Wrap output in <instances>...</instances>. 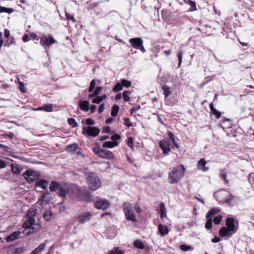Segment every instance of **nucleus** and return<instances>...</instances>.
<instances>
[{"label":"nucleus","mask_w":254,"mask_h":254,"mask_svg":"<svg viewBox=\"0 0 254 254\" xmlns=\"http://www.w3.org/2000/svg\"><path fill=\"white\" fill-rule=\"evenodd\" d=\"M19 88L22 92H25L24 83L21 82H19Z\"/></svg>","instance_id":"nucleus-58"},{"label":"nucleus","mask_w":254,"mask_h":254,"mask_svg":"<svg viewBox=\"0 0 254 254\" xmlns=\"http://www.w3.org/2000/svg\"><path fill=\"white\" fill-rule=\"evenodd\" d=\"M123 89V86L122 83H118L113 88V91L114 92H118Z\"/></svg>","instance_id":"nucleus-39"},{"label":"nucleus","mask_w":254,"mask_h":254,"mask_svg":"<svg viewBox=\"0 0 254 254\" xmlns=\"http://www.w3.org/2000/svg\"><path fill=\"white\" fill-rule=\"evenodd\" d=\"M96 85V81L95 79L92 80L90 83V86L88 89V92H91L93 91Z\"/></svg>","instance_id":"nucleus-45"},{"label":"nucleus","mask_w":254,"mask_h":254,"mask_svg":"<svg viewBox=\"0 0 254 254\" xmlns=\"http://www.w3.org/2000/svg\"><path fill=\"white\" fill-rule=\"evenodd\" d=\"M121 138V136L118 134H115L112 136L111 139L113 141H117V140H119Z\"/></svg>","instance_id":"nucleus-55"},{"label":"nucleus","mask_w":254,"mask_h":254,"mask_svg":"<svg viewBox=\"0 0 254 254\" xmlns=\"http://www.w3.org/2000/svg\"><path fill=\"white\" fill-rule=\"evenodd\" d=\"M43 218L46 221H50L54 218V213L51 210H46L43 214Z\"/></svg>","instance_id":"nucleus-22"},{"label":"nucleus","mask_w":254,"mask_h":254,"mask_svg":"<svg viewBox=\"0 0 254 254\" xmlns=\"http://www.w3.org/2000/svg\"><path fill=\"white\" fill-rule=\"evenodd\" d=\"M49 189L51 191L59 190V194L62 197H66L73 190L66 185H62L55 181H52L51 182Z\"/></svg>","instance_id":"nucleus-3"},{"label":"nucleus","mask_w":254,"mask_h":254,"mask_svg":"<svg viewBox=\"0 0 254 254\" xmlns=\"http://www.w3.org/2000/svg\"><path fill=\"white\" fill-rule=\"evenodd\" d=\"M46 244L42 243L37 248L33 251V254H38L40 253L45 248Z\"/></svg>","instance_id":"nucleus-31"},{"label":"nucleus","mask_w":254,"mask_h":254,"mask_svg":"<svg viewBox=\"0 0 254 254\" xmlns=\"http://www.w3.org/2000/svg\"><path fill=\"white\" fill-rule=\"evenodd\" d=\"M162 90L166 98L169 97L172 93L171 88L167 85H164L162 87Z\"/></svg>","instance_id":"nucleus-27"},{"label":"nucleus","mask_w":254,"mask_h":254,"mask_svg":"<svg viewBox=\"0 0 254 254\" xmlns=\"http://www.w3.org/2000/svg\"><path fill=\"white\" fill-rule=\"evenodd\" d=\"M105 109V107H104V105L103 104H102L101 105H100V107H99V113H102V112H103V111Z\"/></svg>","instance_id":"nucleus-63"},{"label":"nucleus","mask_w":254,"mask_h":254,"mask_svg":"<svg viewBox=\"0 0 254 254\" xmlns=\"http://www.w3.org/2000/svg\"><path fill=\"white\" fill-rule=\"evenodd\" d=\"M105 98H106L105 95L104 96H102V97L97 96L95 98L93 99L92 103H95V104H99L101 102H102Z\"/></svg>","instance_id":"nucleus-38"},{"label":"nucleus","mask_w":254,"mask_h":254,"mask_svg":"<svg viewBox=\"0 0 254 254\" xmlns=\"http://www.w3.org/2000/svg\"><path fill=\"white\" fill-rule=\"evenodd\" d=\"M13 11V9L11 8L0 6V13L6 12L9 14L12 13Z\"/></svg>","instance_id":"nucleus-37"},{"label":"nucleus","mask_w":254,"mask_h":254,"mask_svg":"<svg viewBox=\"0 0 254 254\" xmlns=\"http://www.w3.org/2000/svg\"><path fill=\"white\" fill-rule=\"evenodd\" d=\"M93 151L99 157L105 159L111 160L113 158L112 152L109 150L101 149L99 147H94Z\"/></svg>","instance_id":"nucleus-9"},{"label":"nucleus","mask_w":254,"mask_h":254,"mask_svg":"<svg viewBox=\"0 0 254 254\" xmlns=\"http://www.w3.org/2000/svg\"><path fill=\"white\" fill-rule=\"evenodd\" d=\"M220 177L221 179L223 180L226 184L229 183V180L227 179V174L226 173H223L220 175Z\"/></svg>","instance_id":"nucleus-53"},{"label":"nucleus","mask_w":254,"mask_h":254,"mask_svg":"<svg viewBox=\"0 0 254 254\" xmlns=\"http://www.w3.org/2000/svg\"><path fill=\"white\" fill-rule=\"evenodd\" d=\"M238 224L234 219L228 217L226 219V227H223L219 230V235L222 237L226 236L231 237L233 233H235L237 230V227L235 224Z\"/></svg>","instance_id":"nucleus-1"},{"label":"nucleus","mask_w":254,"mask_h":254,"mask_svg":"<svg viewBox=\"0 0 254 254\" xmlns=\"http://www.w3.org/2000/svg\"><path fill=\"white\" fill-rule=\"evenodd\" d=\"M159 147L163 150V153L165 155L169 154L170 151V147H173L171 143H169L165 139L161 140L159 142Z\"/></svg>","instance_id":"nucleus-14"},{"label":"nucleus","mask_w":254,"mask_h":254,"mask_svg":"<svg viewBox=\"0 0 254 254\" xmlns=\"http://www.w3.org/2000/svg\"><path fill=\"white\" fill-rule=\"evenodd\" d=\"M79 106L80 109L85 112L89 110V102L88 101H84L80 103Z\"/></svg>","instance_id":"nucleus-29"},{"label":"nucleus","mask_w":254,"mask_h":254,"mask_svg":"<svg viewBox=\"0 0 254 254\" xmlns=\"http://www.w3.org/2000/svg\"><path fill=\"white\" fill-rule=\"evenodd\" d=\"M205 228L209 230L212 227V219L211 218L207 219V221L205 224Z\"/></svg>","instance_id":"nucleus-43"},{"label":"nucleus","mask_w":254,"mask_h":254,"mask_svg":"<svg viewBox=\"0 0 254 254\" xmlns=\"http://www.w3.org/2000/svg\"><path fill=\"white\" fill-rule=\"evenodd\" d=\"M220 211V209L218 208H212L210 211H209L206 215V218L208 219L209 218L213 216Z\"/></svg>","instance_id":"nucleus-23"},{"label":"nucleus","mask_w":254,"mask_h":254,"mask_svg":"<svg viewBox=\"0 0 254 254\" xmlns=\"http://www.w3.org/2000/svg\"><path fill=\"white\" fill-rule=\"evenodd\" d=\"M33 110H44V111L49 112L53 111V106L52 104H47L44 105L41 108H33Z\"/></svg>","instance_id":"nucleus-21"},{"label":"nucleus","mask_w":254,"mask_h":254,"mask_svg":"<svg viewBox=\"0 0 254 254\" xmlns=\"http://www.w3.org/2000/svg\"><path fill=\"white\" fill-rule=\"evenodd\" d=\"M127 144V145L129 147H130V148H132L133 147V139H132V138L131 137H129L128 138Z\"/></svg>","instance_id":"nucleus-51"},{"label":"nucleus","mask_w":254,"mask_h":254,"mask_svg":"<svg viewBox=\"0 0 254 254\" xmlns=\"http://www.w3.org/2000/svg\"><path fill=\"white\" fill-rule=\"evenodd\" d=\"M110 202L108 200L104 198H99L95 203V207L98 209L105 210L110 206Z\"/></svg>","instance_id":"nucleus-11"},{"label":"nucleus","mask_w":254,"mask_h":254,"mask_svg":"<svg viewBox=\"0 0 254 254\" xmlns=\"http://www.w3.org/2000/svg\"><path fill=\"white\" fill-rule=\"evenodd\" d=\"M119 110V106L117 105H115L113 106L112 112H111V115L115 117L117 116L118 112Z\"/></svg>","instance_id":"nucleus-35"},{"label":"nucleus","mask_w":254,"mask_h":254,"mask_svg":"<svg viewBox=\"0 0 254 254\" xmlns=\"http://www.w3.org/2000/svg\"><path fill=\"white\" fill-rule=\"evenodd\" d=\"M185 168L183 165H179L173 169L169 174V183L175 184L178 183L184 176Z\"/></svg>","instance_id":"nucleus-4"},{"label":"nucleus","mask_w":254,"mask_h":254,"mask_svg":"<svg viewBox=\"0 0 254 254\" xmlns=\"http://www.w3.org/2000/svg\"><path fill=\"white\" fill-rule=\"evenodd\" d=\"M26 218L28 219L22 225V227L24 228V230L21 232L23 236L29 235L32 229V208L29 209L26 215Z\"/></svg>","instance_id":"nucleus-7"},{"label":"nucleus","mask_w":254,"mask_h":254,"mask_svg":"<svg viewBox=\"0 0 254 254\" xmlns=\"http://www.w3.org/2000/svg\"><path fill=\"white\" fill-rule=\"evenodd\" d=\"M32 37V33H25L22 37V40L24 42L29 41Z\"/></svg>","instance_id":"nucleus-41"},{"label":"nucleus","mask_w":254,"mask_h":254,"mask_svg":"<svg viewBox=\"0 0 254 254\" xmlns=\"http://www.w3.org/2000/svg\"><path fill=\"white\" fill-rule=\"evenodd\" d=\"M102 90V88L101 87H96V88L95 89V91H94V92H95L96 93V94L98 95L100 92Z\"/></svg>","instance_id":"nucleus-62"},{"label":"nucleus","mask_w":254,"mask_h":254,"mask_svg":"<svg viewBox=\"0 0 254 254\" xmlns=\"http://www.w3.org/2000/svg\"><path fill=\"white\" fill-rule=\"evenodd\" d=\"M65 16H66L67 19L71 20L73 22H75L76 21V20H75L73 15H71L70 14L66 12Z\"/></svg>","instance_id":"nucleus-54"},{"label":"nucleus","mask_w":254,"mask_h":254,"mask_svg":"<svg viewBox=\"0 0 254 254\" xmlns=\"http://www.w3.org/2000/svg\"><path fill=\"white\" fill-rule=\"evenodd\" d=\"M207 162L204 158L200 159L197 163V168L199 170L205 172L208 170L209 168L205 167Z\"/></svg>","instance_id":"nucleus-19"},{"label":"nucleus","mask_w":254,"mask_h":254,"mask_svg":"<svg viewBox=\"0 0 254 254\" xmlns=\"http://www.w3.org/2000/svg\"><path fill=\"white\" fill-rule=\"evenodd\" d=\"M118 143L117 141H106L103 144V147L112 148L117 146Z\"/></svg>","instance_id":"nucleus-25"},{"label":"nucleus","mask_w":254,"mask_h":254,"mask_svg":"<svg viewBox=\"0 0 254 254\" xmlns=\"http://www.w3.org/2000/svg\"><path fill=\"white\" fill-rule=\"evenodd\" d=\"M131 92L129 91H125L123 93V97L125 102H128L130 100V96Z\"/></svg>","instance_id":"nucleus-34"},{"label":"nucleus","mask_w":254,"mask_h":254,"mask_svg":"<svg viewBox=\"0 0 254 254\" xmlns=\"http://www.w3.org/2000/svg\"><path fill=\"white\" fill-rule=\"evenodd\" d=\"M129 42L135 49H138L143 44V40L141 38H133L129 40Z\"/></svg>","instance_id":"nucleus-17"},{"label":"nucleus","mask_w":254,"mask_h":254,"mask_svg":"<svg viewBox=\"0 0 254 254\" xmlns=\"http://www.w3.org/2000/svg\"><path fill=\"white\" fill-rule=\"evenodd\" d=\"M133 245L135 248L139 249H143L144 248V245L143 243L138 240L134 241Z\"/></svg>","instance_id":"nucleus-33"},{"label":"nucleus","mask_w":254,"mask_h":254,"mask_svg":"<svg viewBox=\"0 0 254 254\" xmlns=\"http://www.w3.org/2000/svg\"><path fill=\"white\" fill-rule=\"evenodd\" d=\"M91 216L92 215L90 212H84L78 215L77 220L80 223H84L88 221Z\"/></svg>","instance_id":"nucleus-16"},{"label":"nucleus","mask_w":254,"mask_h":254,"mask_svg":"<svg viewBox=\"0 0 254 254\" xmlns=\"http://www.w3.org/2000/svg\"><path fill=\"white\" fill-rule=\"evenodd\" d=\"M57 41L54 39L52 35L44 36L40 39L41 44L45 48L49 47L52 44L56 43Z\"/></svg>","instance_id":"nucleus-12"},{"label":"nucleus","mask_w":254,"mask_h":254,"mask_svg":"<svg viewBox=\"0 0 254 254\" xmlns=\"http://www.w3.org/2000/svg\"><path fill=\"white\" fill-rule=\"evenodd\" d=\"M234 198V196L232 195V194L230 195V197L229 198H226L224 199V202H225L226 203L230 205L231 203L232 200Z\"/></svg>","instance_id":"nucleus-50"},{"label":"nucleus","mask_w":254,"mask_h":254,"mask_svg":"<svg viewBox=\"0 0 254 254\" xmlns=\"http://www.w3.org/2000/svg\"><path fill=\"white\" fill-rule=\"evenodd\" d=\"M40 173L33 170V183H35V189L37 191H41L39 189L45 190L49 186V182L44 179H40Z\"/></svg>","instance_id":"nucleus-5"},{"label":"nucleus","mask_w":254,"mask_h":254,"mask_svg":"<svg viewBox=\"0 0 254 254\" xmlns=\"http://www.w3.org/2000/svg\"><path fill=\"white\" fill-rule=\"evenodd\" d=\"M65 149L67 152L71 153L76 154L81 157L84 156L81 148L79 147L77 143H73L67 145Z\"/></svg>","instance_id":"nucleus-10"},{"label":"nucleus","mask_w":254,"mask_h":254,"mask_svg":"<svg viewBox=\"0 0 254 254\" xmlns=\"http://www.w3.org/2000/svg\"><path fill=\"white\" fill-rule=\"evenodd\" d=\"M21 234L20 231H15L10 235H8L6 238L5 240L7 242H10L16 240L19 238V235Z\"/></svg>","instance_id":"nucleus-18"},{"label":"nucleus","mask_w":254,"mask_h":254,"mask_svg":"<svg viewBox=\"0 0 254 254\" xmlns=\"http://www.w3.org/2000/svg\"><path fill=\"white\" fill-rule=\"evenodd\" d=\"M183 52L182 50H180L178 52L177 54V57L179 60L178 63V67H179L182 63V58H183Z\"/></svg>","instance_id":"nucleus-40"},{"label":"nucleus","mask_w":254,"mask_h":254,"mask_svg":"<svg viewBox=\"0 0 254 254\" xmlns=\"http://www.w3.org/2000/svg\"><path fill=\"white\" fill-rule=\"evenodd\" d=\"M122 85L123 86L128 88L131 85V82L129 80L126 79H122L121 80Z\"/></svg>","instance_id":"nucleus-42"},{"label":"nucleus","mask_w":254,"mask_h":254,"mask_svg":"<svg viewBox=\"0 0 254 254\" xmlns=\"http://www.w3.org/2000/svg\"><path fill=\"white\" fill-rule=\"evenodd\" d=\"M51 198V193L48 190H47L42 194L41 198L37 202V204L42 206L46 205L50 201Z\"/></svg>","instance_id":"nucleus-13"},{"label":"nucleus","mask_w":254,"mask_h":254,"mask_svg":"<svg viewBox=\"0 0 254 254\" xmlns=\"http://www.w3.org/2000/svg\"><path fill=\"white\" fill-rule=\"evenodd\" d=\"M6 167V164L5 161L3 160L0 159V168H5Z\"/></svg>","instance_id":"nucleus-59"},{"label":"nucleus","mask_w":254,"mask_h":254,"mask_svg":"<svg viewBox=\"0 0 254 254\" xmlns=\"http://www.w3.org/2000/svg\"><path fill=\"white\" fill-rule=\"evenodd\" d=\"M158 231L162 236H165L169 233L168 227L161 224L158 225Z\"/></svg>","instance_id":"nucleus-20"},{"label":"nucleus","mask_w":254,"mask_h":254,"mask_svg":"<svg viewBox=\"0 0 254 254\" xmlns=\"http://www.w3.org/2000/svg\"><path fill=\"white\" fill-rule=\"evenodd\" d=\"M40 228V225L38 224H35V220L33 218V233L38 230Z\"/></svg>","instance_id":"nucleus-47"},{"label":"nucleus","mask_w":254,"mask_h":254,"mask_svg":"<svg viewBox=\"0 0 254 254\" xmlns=\"http://www.w3.org/2000/svg\"><path fill=\"white\" fill-rule=\"evenodd\" d=\"M86 124L88 125H93L95 124V122L93 119L91 118H88L86 120Z\"/></svg>","instance_id":"nucleus-57"},{"label":"nucleus","mask_w":254,"mask_h":254,"mask_svg":"<svg viewBox=\"0 0 254 254\" xmlns=\"http://www.w3.org/2000/svg\"><path fill=\"white\" fill-rule=\"evenodd\" d=\"M83 129V132L86 131L87 133L89 135L92 136L93 137H95V136H96L97 135H98L99 134L100 131V129H99L98 128H97L96 127H84Z\"/></svg>","instance_id":"nucleus-15"},{"label":"nucleus","mask_w":254,"mask_h":254,"mask_svg":"<svg viewBox=\"0 0 254 254\" xmlns=\"http://www.w3.org/2000/svg\"><path fill=\"white\" fill-rule=\"evenodd\" d=\"M124 252L121 250L119 248H114L109 253V254H123Z\"/></svg>","instance_id":"nucleus-36"},{"label":"nucleus","mask_w":254,"mask_h":254,"mask_svg":"<svg viewBox=\"0 0 254 254\" xmlns=\"http://www.w3.org/2000/svg\"><path fill=\"white\" fill-rule=\"evenodd\" d=\"M68 124L71 126L73 127H76L77 126V124L75 120L73 118H69L68 120Z\"/></svg>","instance_id":"nucleus-44"},{"label":"nucleus","mask_w":254,"mask_h":254,"mask_svg":"<svg viewBox=\"0 0 254 254\" xmlns=\"http://www.w3.org/2000/svg\"><path fill=\"white\" fill-rule=\"evenodd\" d=\"M209 106H210L211 112H212L213 113V114L215 115V116L216 117V118L217 119H219L221 117V113L220 112L218 111L213 107L212 103L210 104Z\"/></svg>","instance_id":"nucleus-32"},{"label":"nucleus","mask_w":254,"mask_h":254,"mask_svg":"<svg viewBox=\"0 0 254 254\" xmlns=\"http://www.w3.org/2000/svg\"><path fill=\"white\" fill-rule=\"evenodd\" d=\"M11 167L12 172L14 174H18L22 170L18 165L17 164L12 163L11 164Z\"/></svg>","instance_id":"nucleus-24"},{"label":"nucleus","mask_w":254,"mask_h":254,"mask_svg":"<svg viewBox=\"0 0 254 254\" xmlns=\"http://www.w3.org/2000/svg\"><path fill=\"white\" fill-rule=\"evenodd\" d=\"M89 188L92 190H96L101 186V182L95 173H90L86 177Z\"/></svg>","instance_id":"nucleus-6"},{"label":"nucleus","mask_w":254,"mask_h":254,"mask_svg":"<svg viewBox=\"0 0 254 254\" xmlns=\"http://www.w3.org/2000/svg\"><path fill=\"white\" fill-rule=\"evenodd\" d=\"M71 189L73 190L67 195V197L73 198L75 196L79 200L90 201L91 195L87 190L79 189L78 187L71 188Z\"/></svg>","instance_id":"nucleus-2"},{"label":"nucleus","mask_w":254,"mask_h":254,"mask_svg":"<svg viewBox=\"0 0 254 254\" xmlns=\"http://www.w3.org/2000/svg\"><path fill=\"white\" fill-rule=\"evenodd\" d=\"M188 3H189L190 4V5L192 7V9H191V11H193V10H196V4L194 1H192L191 0H189L188 1Z\"/></svg>","instance_id":"nucleus-49"},{"label":"nucleus","mask_w":254,"mask_h":254,"mask_svg":"<svg viewBox=\"0 0 254 254\" xmlns=\"http://www.w3.org/2000/svg\"><path fill=\"white\" fill-rule=\"evenodd\" d=\"M220 241V238L218 237H214V238L211 240V242L212 243H218Z\"/></svg>","instance_id":"nucleus-61"},{"label":"nucleus","mask_w":254,"mask_h":254,"mask_svg":"<svg viewBox=\"0 0 254 254\" xmlns=\"http://www.w3.org/2000/svg\"><path fill=\"white\" fill-rule=\"evenodd\" d=\"M168 137L170 139V143H171L172 144H173V145L174 146H175L177 148H178L179 145H178V143L175 141V136H174V134L171 131H168Z\"/></svg>","instance_id":"nucleus-28"},{"label":"nucleus","mask_w":254,"mask_h":254,"mask_svg":"<svg viewBox=\"0 0 254 254\" xmlns=\"http://www.w3.org/2000/svg\"><path fill=\"white\" fill-rule=\"evenodd\" d=\"M123 208L127 220L136 222L135 214L134 213L131 204L127 202H124L123 204Z\"/></svg>","instance_id":"nucleus-8"},{"label":"nucleus","mask_w":254,"mask_h":254,"mask_svg":"<svg viewBox=\"0 0 254 254\" xmlns=\"http://www.w3.org/2000/svg\"><path fill=\"white\" fill-rule=\"evenodd\" d=\"M124 121H125L124 125L125 126H127L128 127L132 126V124L130 123V120L128 118H125Z\"/></svg>","instance_id":"nucleus-52"},{"label":"nucleus","mask_w":254,"mask_h":254,"mask_svg":"<svg viewBox=\"0 0 254 254\" xmlns=\"http://www.w3.org/2000/svg\"><path fill=\"white\" fill-rule=\"evenodd\" d=\"M4 34L5 37L8 38L10 35L9 31L8 29H5Z\"/></svg>","instance_id":"nucleus-64"},{"label":"nucleus","mask_w":254,"mask_h":254,"mask_svg":"<svg viewBox=\"0 0 254 254\" xmlns=\"http://www.w3.org/2000/svg\"><path fill=\"white\" fill-rule=\"evenodd\" d=\"M249 181L251 184L254 185V173L251 174L249 179Z\"/></svg>","instance_id":"nucleus-56"},{"label":"nucleus","mask_w":254,"mask_h":254,"mask_svg":"<svg viewBox=\"0 0 254 254\" xmlns=\"http://www.w3.org/2000/svg\"><path fill=\"white\" fill-rule=\"evenodd\" d=\"M22 176L28 182H32V178L31 177L32 176V170H27L23 174Z\"/></svg>","instance_id":"nucleus-30"},{"label":"nucleus","mask_w":254,"mask_h":254,"mask_svg":"<svg viewBox=\"0 0 254 254\" xmlns=\"http://www.w3.org/2000/svg\"><path fill=\"white\" fill-rule=\"evenodd\" d=\"M83 172L84 174H85L87 177L90 174V173H94L93 172H91L89 171V170L88 168H85Z\"/></svg>","instance_id":"nucleus-60"},{"label":"nucleus","mask_w":254,"mask_h":254,"mask_svg":"<svg viewBox=\"0 0 254 254\" xmlns=\"http://www.w3.org/2000/svg\"><path fill=\"white\" fill-rule=\"evenodd\" d=\"M222 216L219 215V216L215 217L213 221L214 224H219L221 223V222L222 221Z\"/></svg>","instance_id":"nucleus-48"},{"label":"nucleus","mask_w":254,"mask_h":254,"mask_svg":"<svg viewBox=\"0 0 254 254\" xmlns=\"http://www.w3.org/2000/svg\"><path fill=\"white\" fill-rule=\"evenodd\" d=\"M159 211L160 212V217L162 219L166 217L167 210L164 203H162L160 204Z\"/></svg>","instance_id":"nucleus-26"},{"label":"nucleus","mask_w":254,"mask_h":254,"mask_svg":"<svg viewBox=\"0 0 254 254\" xmlns=\"http://www.w3.org/2000/svg\"><path fill=\"white\" fill-rule=\"evenodd\" d=\"M180 248L183 251H187L189 250H192V248L190 246H187L186 245H181L180 246Z\"/></svg>","instance_id":"nucleus-46"}]
</instances>
